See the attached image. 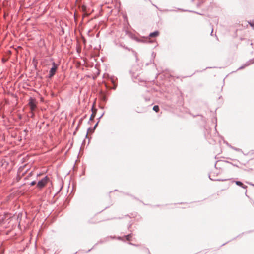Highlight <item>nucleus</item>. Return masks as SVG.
<instances>
[{"label": "nucleus", "mask_w": 254, "mask_h": 254, "mask_svg": "<svg viewBox=\"0 0 254 254\" xmlns=\"http://www.w3.org/2000/svg\"><path fill=\"white\" fill-rule=\"evenodd\" d=\"M52 65V67L50 68L48 75L49 78H52L55 75L58 68V64L55 62H53Z\"/></svg>", "instance_id": "nucleus-1"}, {"label": "nucleus", "mask_w": 254, "mask_h": 254, "mask_svg": "<svg viewBox=\"0 0 254 254\" xmlns=\"http://www.w3.org/2000/svg\"><path fill=\"white\" fill-rule=\"evenodd\" d=\"M49 180V178L47 176L44 177L41 180L39 181L37 184V187L39 189L43 188Z\"/></svg>", "instance_id": "nucleus-2"}, {"label": "nucleus", "mask_w": 254, "mask_h": 254, "mask_svg": "<svg viewBox=\"0 0 254 254\" xmlns=\"http://www.w3.org/2000/svg\"><path fill=\"white\" fill-rule=\"evenodd\" d=\"M29 105L30 106V110L31 112H34L37 107L35 99L31 97L29 100Z\"/></svg>", "instance_id": "nucleus-3"}, {"label": "nucleus", "mask_w": 254, "mask_h": 254, "mask_svg": "<svg viewBox=\"0 0 254 254\" xmlns=\"http://www.w3.org/2000/svg\"><path fill=\"white\" fill-rule=\"evenodd\" d=\"M254 63V59H251L250 60V61H248L243 66H242L241 67H239V69H242L243 68H244L245 67H246L250 64H252Z\"/></svg>", "instance_id": "nucleus-4"}, {"label": "nucleus", "mask_w": 254, "mask_h": 254, "mask_svg": "<svg viewBox=\"0 0 254 254\" xmlns=\"http://www.w3.org/2000/svg\"><path fill=\"white\" fill-rule=\"evenodd\" d=\"M235 183L237 185L240 186L244 189H246L247 188V186L244 185L243 183L241 181H237L235 182Z\"/></svg>", "instance_id": "nucleus-5"}, {"label": "nucleus", "mask_w": 254, "mask_h": 254, "mask_svg": "<svg viewBox=\"0 0 254 254\" xmlns=\"http://www.w3.org/2000/svg\"><path fill=\"white\" fill-rule=\"evenodd\" d=\"M159 32L158 31H155L149 34L150 37H156L159 35Z\"/></svg>", "instance_id": "nucleus-6"}, {"label": "nucleus", "mask_w": 254, "mask_h": 254, "mask_svg": "<svg viewBox=\"0 0 254 254\" xmlns=\"http://www.w3.org/2000/svg\"><path fill=\"white\" fill-rule=\"evenodd\" d=\"M153 110L155 112H159V107L158 105H155L153 108Z\"/></svg>", "instance_id": "nucleus-7"}, {"label": "nucleus", "mask_w": 254, "mask_h": 254, "mask_svg": "<svg viewBox=\"0 0 254 254\" xmlns=\"http://www.w3.org/2000/svg\"><path fill=\"white\" fill-rule=\"evenodd\" d=\"M95 113L92 109V114H91V115L90 116V120H93L94 119V118H95Z\"/></svg>", "instance_id": "nucleus-8"}, {"label": "nucleus", "mask_w": 254, "mask_h": 254, "mask_svg": "<svg viewBox=\"0 0 254 254\" xmlns=\"http://www.w3.org/2000/svg\"><path fill=\"white\" fill-rule=\"evenodd\" d=\"M99 123V121L95 125V126H94V127L93 128H88V130H92V132H94V130L95 129V128L97 127V125H98V124Z\"/></svg>", "instance_id": "nucleus-9"}, {"label": "nucleus", "mask_w": 254, "mask_h": 254, "mask_svg": "<svg viewBox=\"0 0 254 254\" xmlns=\"http://www.w3.org/2000/svg\"><path fill=\"white\" fill-rule=\"evenodd\" d=\"M132 237V234H130L124 236L126 240H130V238Z\"/></svg>", "instance_id": "nucleus-10"}, {"label": "nucleus", "mask_w": 254, "mask_h": 254, "mask_svg": "<svg viewBox=\"0 0 254 254\" xmlns=\"http://www.w3.org/2000/svg\"><path fill=\"white\" fill-rule=\"evenodd\" d=\"M4 221V217H2L0 214V225H1L3 222Z\"/></svg>", "instance_id": "nucleus-11"}, {"label": "nucleus", "mask_w": 254, "mask_h": 254, "mask_svg": "<svg viewBox=\"0 0 254 254\" xmlns=\"http://www.w3.org/2000/svg\"><path fill=\"white\" fill-rule=\"evenodd\" d=\"M120 46L123 47V48L125 49H127L128 50V51H130L131 49L129 48H128L127 47V46H125V45H122V44L120 45Z\"/></svg>", "instance_id": "nucleus-12"}, {"label": "nucleus", "mask_w": 254, "mask_h": 254, "mask_svg": "<svg viewBox=\"0 0 254 254\" xmlns=\"http://www.w3.org/2000/svg\"><path fill=\"white\" fill-rule=\"evenodd\" d=\"M36 184V182L35 181H33L32 182H31L30 183V185L31 186H34L35 185V184Z\"/></svg>", "instance_id": "nucleus-13"}, {"label": "nucleus", "mask_w": 254, "mask_h": 254, "mask_svg": "<svg viewBox=\"0 0 254 254\" xmlns=\"http://www.w3.org/2000/svg\"><path fill=\"white\" fill-rule=\"evenodd\" d=\"M249 24L252 27H254V22H249Z\"/></svg>", "instance_id": "nucleus-14"}, {"label": "nucleus", "mask_w": 254, "mask_h": 254, "mask_svg": "<svg viewBox=\"0 0 254 254\" xmlns=\"http://www.w3.org/2000/svg\"><path fill=\"white\" fill-rule=\"evenodd\" d=\"M89 132H91V133H92V132H93L92 130H88V132L87 133V134H86V136H87L88 133Z\"/></svg>", "instance_id": "nucleus-15"}, {"label": "nucleus", "mask_w": 254, "mask_h": 254, "mask_svg": "<svg viewBox=\"0 0 254 254\" xmlns=\"http://www.w3.org/2000/svg\"><path fill=\"white\" fill-rule=\"evenodd\" d=\"M155 55H156V54L154 52H152V56L154 57L155 56Z\"/></svg>", "instance_id": "nucleus-16"}, {"label": "nucleus", "mask_w": 254, "mask_h": 254, "mask_svg": "<svg viewBox=\"0 0 254 254\" xmlns=\"http://www.w3.org/2000/svg\"><path fill=\"white\" fill-rule=\"evenodd\" d=\"M113 84H114V89H115V88H116V87H117V85H116V84H115V83H114V82H113Z\"/></svg>", "instance_id": "nucleus-17"}, {"label": "nucleus", "mask_w": 254, "mask_h": 254, "mask_svg": "<svg viewBox=\"0 0 254 254\" xmlns=\"http://www.w3.org/2000/svg\"><path fill=\"white\" fill-rule=\"evenodd\" d=\"M104 115V113H103L101 116L100 117H99V119H100Z\"/></svg>", "instance_id": "nucleus-18"}, {"label": "nucleus", "mask_w": 254, "mask_h": 254, "mask_svg": "<svg viewBox=\"0 0 254 254\" xmlns=\"http://www.w3.org/2000/svg\"><path fill=\"white\" fill-rule=\"evenodd\" d=\"M233 148V149H234V150H237V151L239 150V149H237V148H234H234Z\"/></svg>", "instance_id": "nucleus-19"}, {"label": "nucleus", "mask_w": 254, "mask_h": 254, "mask_svg": "<svg viewBox=\"0 0 254 254\" xmlns=\"http://www.w3.org/2000/svg\"><path fill=\"white\" fill-rule=\"evenodd\" d=\"M213 32V29H212V30L211 31V35H212Z\"/></svg>", "instance_id": "nucleus-20"}, {"label": "nucleus", "mask_w": 254, "mask_h": 254, "mask_svg": "<svg viewBox=\"0 0 254 254\" xmlns=\"http://www.w3.org/2000/svg\"><path fill=\"white\" fill-rule=\"evenodd\" d=\"M27 131H27L26 129H25V130H24V132H25V133H26Z\"/></svg>", "instance_id": "nucleus-21"}, {"label": "nucleus", "mask_w": 254, "mask_h": 254, "mask_svg": "<svg viewBox=\"0 0 254 254\" xmlns=\"http://www.w3.org/2000/svg\"><path fill=\"white\" fill-rule=\"evenodd\" d=\"M85 7L84 6H83V7H82V10H85Z\"/></svg>", "instance_id": "nucleus-22"}, {"label": "nucleus", "mask_w": 254, "mask_h": 254, "mask_svg": "<svg viewBox=\"0 0 254 254\" xmlns=\"http://www.w3.org/2000/svg\"><path fill=\"white\" fill-rule=\"evenodd\" d=\"M118 239H119V240H121V239H122V238H121V237H118Z\"/></svg>", "instance_id": "nucleus-23"}, {"label": "nucleus", "mask_w": 254, "mask_h": 254, "mask_svg": "<svg viewBox=\"0 0 254 254\" xmlns=\"http://www.w3.org/2000/svg\"><path fill=\"white\" fill-rule=\"evenodd\" d=\"M129 244L130 245H135L134 244H132V243H129Z\"/></svg>", "instance_id": "nucleus-24"}, {"label": "nucleus", "mask_w": 254, "mask_h": 254, "mask_svg": "<svg viewBox=\"0 0 254 254\" xmlns=\"http://www.w3.org/2000/svg\"><path fill=\"white\" fill-rule=\"evenodd\" d=\"M104 101H105V100H106V97H104Z\"/></svg>", "instance_id": "nucleus-25"}, {"label": "nucleus", "mask_w": 254, "mask_h": 254, "mask_svg": "<svg viewBox=\"0 0 254 254\" xmlns=\"http://www.w3.org/2000/svg\"><path fill=\"white\" fill-rule=\"evenodd\" d=\"M250 184L251 185L254 186V184H251V183H250Z\"/></svg>", "instance_id": "nucleus-26"}]
</instances>
